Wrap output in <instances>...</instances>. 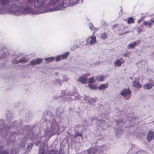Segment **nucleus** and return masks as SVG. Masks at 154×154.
<instances>
[{
	"instance_id": "2f4dec72",
	"label": "nucleus",
	"mask_w": 154,
	"mask_h": 154,
	"mask_svg": "<svg viewBox=\"0 0 154 154\" xmlns=\"http://www.w3.org/2000/svg\"><path fill=\"white\" fill-rule=\"evenodd\" d=\"M76 135H77L78 136H80L81 137V139L82 140H83V137L82 136V134L80 133H79V132H77L76 134Z\"/></svg>"
},
{
	"instance_id": "72a5a7b5",
	"label": "nucleus",
	"mask_w": 154,
	"mask_h": 154,
	"mask_svg": "<svg viewBox=\"0 0 154 154\" xmlns=\"http://www.w3.org/2000/svg\"><path fill=\"white\" fill-rule=\"evenodd\" d=\"M79 99H80V98H79V96H75V100H79Z\"/></svg>"
},
{
	"instance_id": "0eeeda50",
	"label": "nucleus",
	"mask_w": 154,
	"mask_h": 154,
	"mask_svg": "<svg viewBox=\"0 0 154 154\" xmlns=\"http://www.w3.org/2000/svg\"><path fill=\"white\" fill-rule=\"evenodd\" d=\"M74 94L73 92H71L67 91H65V95H63V97L64 100H68V99H69V97L71 96H73Z\"/></svg>"
},
{
	"instance_id": "412c9836",
	"label": "nucleus",
	"mask_w": 154,
	"mask_h": 154,
	"mask_svg": "<svg viewBox=\"0 0 154 154\" xmlns=\"http://www.w3.org/2000/svg\"><path fill=\"white\" fill-rule=\"evenodd\" d=\"M54 58L53 57H51L46 58L45 59V60L49 62H51V61H54Z\"/></svg>"
},
{
	"instance_id": "ea45409f",
	"label": "nucleus",
	"mask_w": 154,
	"mask_h": 154,
	"mask_svg": "<svg viewBox=\"0 0 154 154\" xmlns=\"http://www.w3.org/2000/svg\"><path fill=\"white\" fill-rule=\"evenodd\" d=\"M142 21L141 19H140L138 21V23H140V22H141Z\"/></svg>"
},
{
	"instance_id": "37998d69",
	"label": "nucleus",
	"mask_w": 154,
	"mask_h": 154,
	"mask_svg": "<svg viewBox=\"0 0 154 154\" xmlns=\"http://www.w3.org/2000/svg\"><path fill=\"white\" fill-rule=\"evenodd\" d=\"M77 136H78L76 134L75 136H74V138H75Z\"/></svg>"
},
{
	"instance_id": "39448f33",
	"label": "nucleus",
	"mask_w": 154,
	"mask_h": 154,
	"mask_svg": "<svg viewBox=\"0 0 154 154\" xmlns=\"http://www.w3.org/2000/svg\"><path fill=\"white\" fill-rule=\"evenodd\" d=\"M2 3L4 5H7L8 7H7V10L9 13L8 10L9 8L11 5H12L13 4H14L13 2H10L9 0H1ZM15 4L18 5V2L17 1H16L15 2Z\"/></svg>"
},
{
	"instance_id": "b1692460",
	"label": "nucleus",
	"mask_w": 154,
	"mask_h": 154,
	"mask_svg": "<svg viewBox=\"0 0 154 154\" xmlns=\"http://www.w3.org/2000/svg\"><path fill=\"white\" fill-rule=\"evenodd\" d=\"M85 100L87 101L89 103L91 102L92 100V99L91 98L88 96H86L85 97Z\"/></svg>"
},
{
	"instance_id": "f8f14e48",
	"label": "nucleus",
	"mask_w": 154,
	"mask_h": 154,
	"mask_svg": "<svg viewBox=\"0 0 154 154\" xmlns=\"http://www.w3.org/2000/svg\"><path fill=\"white\" fill-rule=\"evenodd\" d=\"M132 83L133 86L137 88H141L142 86V85L139 83V82L136 81H133Z\"/></svg>"
},
{
	"instance_id": "c85d7f7f",
	"label": "nucleus",
	"mask_w": 154,
	"mask_h": 154,
	"mask_svg": "<svg viewBox=\"0 0 154 154\" xmlns=\"http://www.w3.org/2000/svg\"><path fill=\"white\" fill-rule=\"evenodd\" d=\"M88 80H89L88 82L90 83H92L94 82V78L93 77H92L91 78H89Z\"/></svg>"
},
{
	"instance_id": "c03bdc74",
	"label": "nucleus",
	"mask_w": 154,
	"mask_h": 154,
	"mask_svg": "<svg viewBox=\"0 0 154 154\" xmlns=\"http://www.w3.org/2000/svg\"><path fill=\"white\" fill-rule=\"evenodd\" d=\"M130 79H133V78L131 77H130Z\"/></svg>"
},
{
	"instance_id": "58836bf2",
	"label": "nucleus",
	"mask_w": 154,
	"mask_h": 154,
	"mask_svg": "<svg viewBox=\"0 0 154 154\" xmlns=\"http://www.w3.org/2000/svg\"><path fill=\"white\" fill-rule=\"evenodd\" d=\"M123 56H124L125 57H127V54H123Z\"/></svg>"
},
{
	"instance_id": "f257e3e1",
	"label": "nucleus",
	"mask_w": 154,
	"mask_h": 154,
	"mask_svg": "<svg viewBox=\"0 0 154 154\" xmlns=\"http://www.w3.org/2000/svg\"><path fill=\"white\" fill-rule=\"evenodd\" d=\"M18 5H19L18 4V5L13 4L11 5L9 8L8 11L9 13L13 15H19L23 14L29 13L36 14L45 12L38 13L35 12L32 9L28 7L23 8V7L18 6Z\"/></svg>"
},
{
	"instance_id": "f3484780",
	"label": "nucleus",
	"mask_w": 154,
	"mask_h": 154,
	"mask_svg": "<svg viewBox=\"0 0 154 154\" xmlns=\"http://www.w3.org/2000/svg\"><path fill=\"white\" fill-rule=\"evenodd\" d=\"M122 63V62L120 61L119 59H118L114 62V64L116 66H120L121 65Z\"/></svg>"
},
{
	"instance_id": "9b49d317",
	"label": "nucleus",
	"mask_w": 154,
	"mask_h": 154,
	"mask_svg": "<svg viewBox=\"0 0 154 154\" xmlns=\"http://www.w3.org/2000/svg\"><path fill=\"white\" fill-rule=\"evenodd\" d=\"M87 79L85 77L81 76L78 80V82H80L81 83L85 84L86 83Z\"/></svg>"
},
{
	"instance_id": "4c0bfd02",
	"label": "nucleus",
	"mask_w": 154,
	"mask_h": 154,
	"mask_svg": "<svg viewBox=\"0 0 154 154\" xmlns=\"http://www.w3.org/2000/svg\"><path fill=\"white\" fill-rule=\"evenodd\" d=\"M151 22L154 24V18L150 20Z\"/></svg>"
},
{
	"instance_id": "7ed1b4c3",
	"label": "nucleus",
	"mask_w": 154,
	"mask_h": 154,
	"mask_svg": "<svg viewBox=\"0 0 154 154\" xmlns=\"http://www.w3.org/2000/svg\"><path fill=\"white\" fill-rule=\"evenodd\" d=\"M131 92L129 89H124L121 92L120 94L125 98L127 100L129 99L131 96Z\"/></svg>"
},
{
	"instance_id": "7c9ffc66",
	"label": "nucleus",
	"mask_w": 154,
	"mask_h": 154,
	"mask_svg": "<svg viewBox=\"0 0 154 154\" xmlns=\"http://www.w3.org/2000/svg\"><path fill=\"white\" fill-rule=\"evenodd\" d=\"M61 59V55L60 56H57L56 58V61H59Z\"/></svg>"
},
{
	"instance_id": "bb28decb",
	"label": "nucleus",
	"mask_w": 154,
	"mask_h": 154,
	"mask_svg": "<svg viewBox=\"0 0 154 154\" xmlns=\"http://www.w3.org/2000/svg\"><path fill=\"white\" fill-rule=\"evenodd\" d=\"M107 37V36L106 33H103L101 35V38L103 39H105Z\"/></svg>"
},
{
	"instance_id": "1a4fd4ad",
	"label": "nucleus",
	"mask_w": 154,
	"mask_h": 154,
	"mask_svg": "<svg viewBox=\"0 0 154 154\" xmlns=\"http://www.w3.org/2000/svg\"><path fill=\"white\" fill-rule=\"evenodd\" d=\"M154 137V134L153 132L152 131H150L148 134L147 139L149 141H150Z\"/></svg>"
},
{
	"instance_id": "393cba45",
	"label": "nucleus",
	"mask_w": 154,
	"mask_h": 154,
	"mask_svg": "<svg viewBox=\"0 0 154 154\" xmlns=\"http://www.w3.org/2000/svg\"><path fill=\"white\" fill-rule=\"evenodd\" d=\"M58 151L56 150H53L50 151L49 154H57L58 153Z\"/></svg>"
},
{
	"instance_id": "f704fd0d",
	"label": "nucleus",
	"mask_w": 154,
	"mask_h": 154,
	"mask_svg": "<svg viewBox=\"0 0 154 154\" xmlns=\"http://www.w3.org/2000/svg\"><path fill=\"white\" fill-rule=\"evenodd\" d=\"M40 143V141H36L35 142V145L37 146H38V144Z\"/></svg>"
},
{
	"instance_id": "aec40b11",
	"label": "nucleus",
	"mask_w": 154,
	"mask_h": 154,
	"mask_svg": "<svg viewBox=\"0 0 154 154\" xmlns=\"http://www.w3.org/2000/svg\"><path fill=\"white\" fill-rule=\"evenodd\" d=\"M69 54V52H66L63 54L62 55H61L62 59H65L68 56Z\"/></svg>"
},
{
	"instance_id": "a18cd8bd",
	"label": "nucleus",
	"mask_w": 154,
	"mask_h": 154,
	"mask_svg": "<svg viewBox=\"0 0 154 154\" xmlns=\"http://www.w3.org/2000/svg\"><path fill=\"white\" fill-rule=\"evenodd\" d=\"M57 81H59H59H60V80H59V79L57 80Z\"/></svg>"
},
{
	"instance_id": "dca6fc26",
	"label": "nucleus",
	"mask_w": 154,
	"mask_h": 154,
	"mask_svg": "<svg viewBox=\"0 0 154 154\" xmlns=\"http://www.w3.org/2000/svg\"><path fill=\"white\" fill-rule=\"evenodd\" d=\"M137 43L136 42H134L132 43H130L128 46V48H134L135 47V45H136Z\"/></svg>"
},
{
	"instance_id": "e433bc0d",
	"label": "nucleus",
	"mask_w": 154,
	"mask_h": 154,
	"mask_svg": "<svg viewBox=\"0 0 154 154\" xmlns=\"http://www.w3.org/2000/svg\"><path fill=\"white\" fill-rule=\"evenodd\" d=\"M2 147L0 146V154L2 153L1 152L2 151Z\"/></svg>"
},
{
	"instance_id": "cd10ccee",
	"label": "nucleus",
	"mask_w": 154,
	"mask_h": 154,
	"mask_svg": "<svg viewBox=\"0 0 154 154\" xmlns=\"http://www.w3.org/2000/svg\"><path fill=\"white\" fill-rule=\"evenodd\" d=\"M7 12H8L7 10L6 11H4L2 8H0V14H4Z\"/></svg>"
},
{
	"instance_id": "6ab92c4d",
	"label": "nucleus",
	"mask_w": 154,
	"mask_h": 154,
	"mask_svg": "<svg viewBox=\"0 0 154 154\" xmlns=\"http://www.w3.org/2000/svg\"><path fill=\"white\" fill-rule=\"evenodd\" d=\"M134 21L133 17H130L128 18L127 21V23L128 24H129L131 23H134Z\"/></svg>"
},
{
	"instance_id": "473e14b6",
	"label": "nucleus",
	"mask_w": 154,
	"mask_h": 154,
	"mask_svg": "<svg viewBox=\"0 0 154 154\" xmlns=\"http://www.w3.org/2000/svg\"><path fill=\"white\" fill-rule=\"evenodd\" d=\"M89 28H90V29H91V30H92L93 29V24H92L91 23H90L89 24Z\"/></svg>"
},
{
	"instance_id": "6e6552de",
	"label": "nucleus",
	"mask_w": 154,
	"mask_h": 154,
	"mask_svg": "<svg viewBox=\"0 0 154 154\" xmlns=\"http://www.w3.org/2000/svg\"><path fill=\"white\" fill-rule=\"evenodd\" d=\"M42 60L41 59L38 58L36 60H34L30 61L29 63L32 65H37L40 64L42 62Z\"/></svg>"
},
{
	"instance_id": "a211bd4d",
	"label": "nucleus",
	"mask_w": 154,
	"mask_h": 154,
	"mask_svg": "<svg viewBox=\"0 0 154 154\" xmlns=\"http://www.w3.org/2000/svg\"><path fill=\"white\" fill-rule=\"evenodd\" d=\"M89 38H91L90 43L91 44H93L96 42V38L95 37H90Z\"/></svg>"
},
{
	"instance_id": "c9c22d12",
	"label": "nucleus",
	"mask_w": 154,
	"mask_h": 154,
	"mask_svg": "<svg viewBox=\"0 0 154 154\" xmlns=\"http://www.w3.org/2000/svg\"><path fill=\"white\" fill-rule=\"evenodd\" d=\"M118 26V25L117 24H115V25H114L113 26V27H112V29H114L117 26Z\"/></svg>"
},
{
	"instance_id": "423d86ee",
	"label": "nucleus",
	"mask_w": 154,
	"mask_h": 154,
	"mask_svg": "<svg viewBox=\"0 0 154 154\" xmlns=\"http://www.w3.org/2000/svg\"><path fill=\"white\" fill-rule=\"evenodd\" d=\"M44 2L45 0H35L34 3V6L35 8H39L43 5Z\"/></svg>"
},
{
	"instance_id": "20e7f679",
	"label": "nucleus",
	"mask_w": 154,
	"mask_h": 154,
	"mask_svg": "<svg viewBox=\"0 0 154 154\" xmlns=\"http://www.w3.org/2000/svg\"><path fill=\"white\" fill-rule=\"evenodd\" d=\"M58 125L57 122H53L50 131L52 135H54V134L57 133L58 131Z\"/></svg>"
},
{
	"instance_id": "f03ea898",
	"label": "nucleus",
	"mask_w": 154,
	"mask_h": 154,
	"mask_svg": "<svg viewBox=\"0 0 154 154\" xmlns=\"http://www.w3.org/2000/svg\"><path fill=\"white\" fill-rule=\"evenodd\" d=\"M57 2H59L60 4L58 5L57 8H55L54 9V8L49 9V11H53L54 10H61L68 5L69 1L68 0H51V3L52 4H55Z\"/></svg>"
},
{
	"instance_id": "4468645a",
	"label": "nucleus",
	"mask_w": 154,
	"mask_h": 154,
	"mask_svg": "<svg viewBox=\"0 0 154 154\" xmlns=\"http://www.w3.org/2000/svg\"><path fill=\"white\" fill-rule=\"evenodd\" d=\"M29 60L25 57H23L21 59L19 60L17 62V63H25L28 61Z\"/></svg>"
},
{
	"instance_id": "4be33fe9",
	"label": "nucleus",
	"mask_w": 154,
	"mask_h": 154,
	"mask_svg": "<svg viewBox=\"0 0 154 154\" xmlns=\"http://www.w3.org/2000/svg\"><path fill=\"white\" fill-rule=\"evenodd\" d=\"M144 24L145 26L149 25L150 28L151 27L152 25V24L149 22L145 21L144 22Z\"/></svg>"
},
{
	"instance_id": "9d476101",
	"label": "nucleus",
	"mask_w": 154,
	"mask_h": 154,
	"mask_svg": "<svg viewBox=\"0 0 154 154\" xmlns=\"http://www.w3.org/2000/svg\"><path fill=\"white\" fill-rule=\"evenodd\" d=\"M88 154H94L95 153L97 152V150L93 148H90L88 149L87 150Z\"/></svg>"
},
{
	"instance_id": "a878e982",
	"label": "nucleus",
	"mask_w": 154,
	"mask_h": 154,
	"mask_svg": "<svg viewBox=\"0 0 154 154\" xmlns=\"http://www.w3.org/2000/svg\"><path fill=\"white\" fill-rule=\"evenodd\" d=\"M39 151V154H45L44 149L43 148H41V146L40 147Z\"/></svg>"
},
{
	"instance_id": "5701e85b",
	"label": "nucleus",
	"mask_w": 154,
	"mask_h": 154,
	"mask_svg": "<svg viewBox=\"0 0 154 154\" xmlns=\"http://www.w3.org/2000/svg\"><path fill=\"white\" fill-rule=\"evenodd\" d=\"M96 79L99 81L101 82L103 81L104 78L102 76H100V77L97 76L96 77Z\"/></svg>"
},
{
	"instance_id": "a19ab883",
	"label": "nucleus",
	"mask_w": 154,
	"mask_h": 154,
	"mask_svg": "<svg viewBox=\"0 0 154 154\" xmlns=\"http://www.w3.org/2000/svg\"><path fill=\"white\" fill-rule=\"evenodd\" d=\"M0 154H9V153L7 152H3L2 153H1Z\"/></svg>"
},
{
	"instance_id": "2eb2a0df",
	"label": "nucleus",
	"mask_w": 154,
	"mask_h": 154,
	"mask_svg": "<svg viewBox=\"0 0 154 154\" xmlns=\"http://www.w3.org/2000/svg\"><path fill=\"white\" fill-rule=\"evenodd\" d=\"M108 87V85L106 84H102L98 87V89L100 90L104 89Z\"/></svg>"
},
{
	"instance_id": "c756f323",
	"label": "nucleus",
	"mask_w": 154,
	"mask_h": 154,
	"mask_svg": "<svg viewBox=\"0 0 154 154\" xmlns=\"http://www.w3.org/2000/svg\"><path fill=\"white\" fill-rule=\"evenodd\" d=\"M88 85L91 89H97V87L95 86H93L90 84Z\"/></svg>"
},
{
	"instance_id": "79ce46f5",
	"label": "nucleus",
	"mask_w": 154,
	"mask_h": 154,
	"mask_svg": "<svg viewBox=\"0 0 154 154\" xmlns=\"http://www.w3.org/2000/svg\"><path fill=\"white\" fill-rule=\"evenodd\" d=\"M80 127V125H77L76 126V127L77 128H79Z\"/></svg>"
},
{
	"instance_id": "ddd939ff",
	"label": "nucleus",
	"mask_w": 154,
	"mask_h": 154,
	"mask_svg": "<svg viewBox=\"0 0 154 154\" xmlns=\"http://www.w3.org/2000/svg\"><path fill=\"white\" fill-rule=\"evenodd\" d=\"M152 85L149 83H147L143 85V88L145 90L150 89L152 88Z\"/></svg>"
},
{
	"instance_id": "de8ad7c7",
	"label": "nucleus",
	"mask_w": 154,
	"mask_h": 154,
	"mask_svg": "<svg viewBox=\"0 0 154 154\" xmlns=\"http://www.w3.org/2000/svg\"><path fill=\"white\" fill-rule=\"evenodd\" d=\"M153 85L154 86V82L153 83Z\"/></svg>"
},
{
	"instance_id": "49530a36",
	"label": "nucleus",
	"mask_w": 154,
	"mask_h": 154,
	"mask_svg": "<svg viewBox=\"0 0 154 154\" xmlns=\"http://www.w3.org/2000/svg\"><path fill=\"white\" fill-rule=\"evenodd\" d=\"M59 84L60 85H61V83L60 82V83H59Z\"/></svg>"
}]
</instances>
